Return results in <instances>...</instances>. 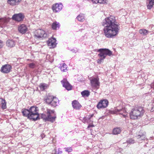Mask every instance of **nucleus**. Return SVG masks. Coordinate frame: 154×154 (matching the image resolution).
<instances>
[{
    "label": "nucleus",
    "instance_id": "f257e3e1",
    "mask_svg": "<svg viewBox=\"0 0 154 154\" xmlns=\"http://www.w3.org/2000/svg\"><path fill=\"white\" fill-rule=\"evenodd\" d=\"M102 25L104 27L103 30L106 37L112 38L118 34L119 27L114 17L112 16L105 18Z\"/></svg>",
    "mask_w": 154,
    "mask_h": 154
},
{
    "label": "nucleus",
    "instance_id": "f03ea898",
    "mask_svg": "<svg viewBox=\"0 0 154 154\" xmlns=\"http://www.w3.org/2000/svg\"><path fill=\"white\" fill-rule=\"evenodd\" d=\"M38 108L34 106L31 107L29 110L25 109L22 111L23 115L28 119L35 121L38 119L39 115Z\"/></svg>",
    "mask_w": 154,
    "mask_h": 154
},
{
    "label": "nucleus",
    "instance_id": "7ed1b4c3",
    "mask_svg": "<svg viewBox=\"0 0 154 154\" xmlns=\"http://www.w3.org/2000/svg\"><path fill=\"white\" fill-rule=\"evenodd\" d=\"M47 111L46 115L41 114V115H39L38 114L39 116L38 119H39V117H41V118L45 121H50L52 122H54L56 118V116H52L54 114V111L49 109H48Z\"/></svg>",
    "mask_w": 154,
    "mask_h": 154
},
{
    "label": "nucleus",
    "instance_id": "20e7f679",
    "mask_svg": "<svg viewBox=\"0 0 154 154\" xmlns=\"http://www.w3.org/2000/svg\"><path fill=\"white\" fill-rule=\"evenodd\" d=\"M144 112V111L143 107L134 108L132 109L130 113V118L131 119H137L139 117L142 116Z\"/></svg>",
    "mask_w": 154,
    "mask_h": 154
},
{
    "label": "nucleus",
    "instance_id": "39448f33",
    "mask_svg": "<svg viewBox=\"0 0 154 154\" xmlns=\"http://www.w3.org/2000/svg\"><path fill=\"white\" fill-rule=\"evenodd\" d=\"M100 52L98 56L99 57H102L105 59L107 55L110 56L112 55V52L109 49L106 48H102L99 49L97 51Z\"/></svg>",
    "mask_w": 154,
    "mask_h": 154
},
{
    "label": "nucleus",
    "instance_id": "423d86ee",
    "mask_svg": "<svg viewBox=\"0 0 154 154\" xmlns=\"http://www.w3.org/2000/svg\"><path fill=\"white\" fill-rule=\"evenodd\" d=\"M99 79L97 78H93L91 79V83L92 87L97 89H98L100 86Z\"/></svg>",
    "mask_w": 154,
    "mask_h": 154
},
{
    "label": "nucleus",
    "instance_id": "0eeeda50",
    "mask_svg": "<svg viewBox=\"0 0 154 154\" xmlns=\"http://www.w3.org/2000/svg\"><path fill=\"white\" fill-rule=\"evenodd\" d=\"M24 17L23 14L21 13L14 14L13 15L12 19L15 21L20 22L23 21Z\"/></svg>",
    "mask_w": 154,
    "mask_h": 154
},
{
    "label": "nucleus",
    "instance_id": "6e6552de",
    "mask_svg": "<svg viewBox=\"0 0 154 154\" xmlns=\"http://www.w3.org/2000/svg\"><path fill=\"white\" fill-rule=\"evenodd\" d=\"M11 66L9 64H5L1 68L0 71L3 73H8L11 71Z\"/></svg>",
    "mask_w": 154,
    "mask_h": 154
},
{
    "label": "nucleus",
    "instance_id": "1a4fd4ad",
    "mask_svg": "<svg viewBox=\"0 0 154 154\" xmlns=\"http://www.w3.org/2000/svg\"><path fill=\"white\" fill-rule=\"evenodd\" d=\"M35 35L37 38H39L42 37L46 38L47 37V35L44 30L40 29L36 31Z\"/></svg>",
    "mask_w": 154,
    "mask_h": 154
},
{
    "label": "nucleus",
    "instance_id": "9d476101",
    "mask_svg": "<svg viewBox=\"0 0 154 154\" xmlns=\"http://www.w3.org/2000/svg\"><path fill=\"white\" fill-rule=\"evenodd\" d=\"M108 104V102L106 100H100L97 104V107L98 109H103L107 107Z\"/></svg>",
    "mask_w": 154,
    "mask_h": 154
},
{
    "label": "nucleus",
    "instance_id": "9b49d317",
    "mask_svg": "<svg viewBox=\"0 0 154 154\" xmlns=\"http://www.w3.org/2000/svg\"><path fill=\"white\" fill-rule=\"evenodd\" d=\"M114 113L115 114L122 115L125 118L127 116V114L125 109H119L118 107L115 108Z\"/></svg>",
    "mask_w": 154,
    "mask_h": 154
},
{
    "label": "nucleus",
    "instance_id": "f8f14e48",
    "mask_svg": "<svg viewBox=\"0 0 154 154\" xmlns=\"http://www.w3.org/2000/svg\"><path fill=\"white\" fill-rule=\"evenodd\" d=\"M56 39L54 38H49L47 41L48 46L50 48H55L56 45Z\"/></svg>",
    "mask_w": 154,
    "mask_h": 154
},
{
    "label": "nucleus",
    "instance_id": "ddd939ff",
    "mask_svg": "<svg viewBox=\"0 0 154 154\" xmlns=\"http://www.w3.org/2000/svg\"><path fill=\"white\" fill-rule=\"evenodd\" d=\"M63 6L62 5L61 3H56L53 5L52 9L54 12H58L62 9Z\"/></svg>",
    "mask_w": 154,
    "mask_h": 154
},
{
    "label": "nucleus",
    "instance_id": "4468645a",
    "mask_svg": "<svg viewBox=\"0 0 154 154\" xmlns=\"http://www.w3.org/2000/svg\"><path fill=\"white\" fill-rule=\"evenodd\" d=\"M61 82L63 85V87L67 90H70L72 89V86L69 83L66 79H63L61 81Z\"/></svg>",
    "mask_w": 154,
    "mask_h": 154
},
{
    "label": "nucleus",
    "instance_id": "2eb2a0df",
    "mask_svg": "<svg viewBox=\"0 0 154 154\" xmlns=\"http://www.w3.org/2000/svg\"><path fill=\"white\" fill-rule=\"evenodd\" d=\"M18 30L19 32L22 34H24L27 31L28 29L26 26L24 24H21L19 26Z\"/></svg>",
    "mask_w": 154,
    "mask_h": 154
},
{
    "label": "nucleus",
    "instance_id": "dca6fc26",
    "mask_svg": "<svg viewBox=\"0 0 154 154\" xmlns=\"http://www.w3.org/2000/svg\"><path fill=\"white\" fill-rule=\"evenodd\" d=\"M145 134L144 132L142 133L140 132H139V134L137 136V138L139 142H141L142 141L146 139Z\"/></svg>",
    "mask_w": 154,
    "mask_h": 154
},
{
    "label": "nucleus",
    "instance_id": "f3484780",
    "mask_svg": "<svg viewBox=\"0 0 154 154\" xmlns=\"http://www.w3.org/2000/svg\"><path fill=\"white\" fill-rule=\"evenodd\" d=\"M72 105L74 109H79L82 107V106L77 100H75L72 102Z\"/></svg>",
    "mask_w": 154,
    "mask_h": 154
},
{
    "label": "nucleus",
    "instance_id": "a211bd4d",
    "mask_svg": "<svg viewBox=\"0 0 154 154\" xmlns=\"http://www.w3.org/2000/svg\"><path fill=\"white\" fill-rule=\"evenodd\" d=\"M6 45L7 46L9 47H13L15 46V42L13 40H8L6 42Z\"/></svg>",
    "mask_w": 154,
    "mask_h": 154
},
{
    "label": "nucleus",
    "instance_id": "6ab92c4d",
    "mask_svg": "<svg viewBox=\"0 0 154 154\" xmlns=\"http://www.w3.org/2000/svg\"><path fill=\"white\" fill-rule=\"evenodd\" d=\"M58 102V100L56 98L53 97L52 100L49 104L52 106L55 107L57 106Z\"/></svg>",
    "mask_w": 154,
    "mask_h": 154
},
{
    "label": "nucleus",
    "instance_id": "aec40b11",
    "mask_svg": "<svg viewBox=\"0 0 154 154\" xmlns=\"http://www.w3.org/2000/svg\"><path fill=\"white\" fill-rule=\"evenodd\" d=\"M21 0H8V3L11 5H17Z\"/></svg>",
    "mask_w": 154,
    "mask_h": 154
},
{
    "label": "nucleus",
    "instance_id": "412c9836",
    "mask_svg": "<svg viewBox=\"0 0 154 154\" xmlns=\"http://www.w3.org/2000/svg\"><path fill=\"white\" fill-rule=\"evenodd\" d=\"M78 20L80 22H82L85 20L84 14H80L77 17Z\"/></svg>",
    "mask_w": 154,
    "mask_h": 154
},
{
    "label": "nucleus",
    "instance_id": "4be33fe9",
    "mask_svg": "<svg viewBox=\"0 0 154 154\" xmlns=\"http://www.w3.org/2000/svg\"><path fill=\"white\" fill-rule=\"evenodd\" d=\"M139 32L142 35H146L149 32L145 29H140L139 30Z\"/></svg>",
    "mask_w": 154,
    "mask_h": 154
},
{
    "label": "nucleus",
    "instance_id": "5701e85b",
    "mask_svg": "<svg viewBox=\"0 0 154 154\" xmlns=\"http://www.w3.org/2000/svg\"><path fill=\"white\" fill-rule=\"evenodd\" d=\"M121 131V130L120 128H116L113 129L112 133L114 134H117L120 133Z\"/></svg>",
    "mask_w": 154,
    "mask_h": 154
},
{
    "label": "nucleus",
    "instance_id": "b1692460",
    "mask_svg": "<svg viewBox=\"0 0 154 154\" xmlns=\"http://www.w3.org/2000/svg\"><path fill=\"white\" fill-rule=\"evenodd\" d=\"M60 26V25L59 23L54 22L52 24V27L53 29L55 30L57 28H59Z\"/></svg>",
    "mask_w": 154,
    "mask_h": 154
},
{
    "label": "nucleus",
    "instance_id": "393cba45",
    "mask_svg": "<svg viewBox=\"0 0 154 154\" xmlns=\"http://www.w3.org/2000/svg\"><path fill=\"white\" fill-rule=\"evenodd\" d=\"M149 4L147 5V8L150 9L154 5V0H148Z\"/></svg>",
    "mask_w": 154,
    "mask_h": 154
},
{
    "label": "nucleus",
    "instance_id": "a878e982",
    "mask_svg": "<svg viewBox=\"0 0 154 154\" xmlns=\"http://www.w3.org/2000/svg\"><path fill=\"white\" fill-rule=\"evenodd\" d=\"M1 100V101L2 102V108L3 109H6L7 108L6 106V103L5 100L2 98L0 99Z\"/></svg>",
    "mask_w": 154,
    "mask_h": 154
},
{
    "label": "nucleus",
    "instance_id": "bb28decb",
    "mask_svg": "<svg viewBox=\"0 0 154 154\" xmlns=\"http://www.w3.org/2000/svg\"><path fill=\"white\" fill-rule=\"evenodd\" d=\"M8 21V19L7 18H5L0 19V25H4L7 23Z\"/></svg>",
    "mask_w": 154,
    "mask_h": 154
},
{
    "label": "nucleus",
    "instance_id": "cd10ccee",
    "mask_svg": "<svg viewBox=\"0 0 154 154\" xmlns=\"http://www.w3.org/2000/svg\"><path fill=\"white\" fill-rule=\"evenodd\" d=\"M93 116L94 114H92L91 115L88 116L87 118H85L84 119V120H85V123L87 122V123H88L90 122L91 121L90 119Z\"/></svg>",
    "mask_w": 154,
    "mask_h": 154
},
{
    "label": "nucleus",
    "instance_id": "c85d7f7f",
    "mask_svg": "<svg viewBox=\"0 0 154 154\" xmlns=\"http://www.w3.org/2000/svg\"><path fill=\"white\" fill-rule=\"evenodd\" d=\"M81 94L83 97H88L90 93L88 91L85 90L81 92Z\"/></svg>",
    "mask_w": 154,
    "mask_h": 154
},
{
    "label": "nucleus",
    "instance_id": "c756f323",
    "mask_svg": "<svg viewBox=\"0 0 154 154\" xmlns=\"http://www.w3.org/2000/svg\"><path fill=\"white\" fill-rule=\"evenodd\" d=\"M47 85L45 83L40 84L39 87L40 89L42 91H43L47 88Z\"/></svg>",
    "mask_w": 154,
    "mask_h": 154
},
{
    "label": "nucleus",
    "instance_id": "7c9ffc66",
    "mask_svg": "<svg viewBox=\"0 0 154 154\" xmlns=\"http://www.w3.org/2000/svg\"><path fill=\"white\" fill-rule=\"evenodd\" d=\"M53 97L52 96H48L46 100V103L49 104L52 100Z\"/></svg>",
    "mask_w": 154,
    "mask_h": 154
},
{
    "label": "nucleus",
    "instance_id": "2f4dec72",
    "mask_svg": "<svg viewBox=\"0 0 154 154\" xmlns=\"http://www.w3.org/2000/svg\"><path fill=\"white\" fill-rule=\"evenodd\" d=\"M67 65L64 63L61 66L60 69L62 71L64 72L67 70Z\"/></svg>",
    "mask_w": 154,
    "mask_h": 154
},
{
    "label": "nucleus",
    "instance_id": "473e14b6",
    "mask_svg": "<svg viewBox=\"0 0 154 154\" xmlns=\"http://www.w3.org/2000/svg\"><path fill=\"white\" fill-rule=\"evenodd\" d=\"M126 142L128 144H131L134 143H135V140L132 138H130L127 140Z\"/></svg>",
    "mask_w": 154,
    "mask_h": 154
},
{
    "label": "nucleus",
    "instance_id": "72a5a7b5",
    "mask_svg": "<svg viewBox=\"0 0 154 154\" xmlns=\"http://www.w3.org/2000/svg\"><path fill=\"white\" fill-rule=\"evenodd\" d=\"M29 67L32 69L34 68L35 66V65L33 63H31L29 64Z\"/></svg>",
    "mask_w": 154,
    "mask_h": 154
},
{
    "label": "nucleus",
    "instance_id": "f704fd0d",
    "mask_svg": "<svg viewBox=\"0 0 154 154\" xmlns=\"http://www.w3.org/2000/svg\"><path fill=\"white\" fill-rule=\"evenodd\" d=\"M65 149H66V150H65L66 151V152H71L72 150V148L71 147H70L65 148Z\"/></svg>",
    "mask_w": 154,
    "mask_h": 154
},
{
    "label": "nucleus",
    "instance_id": "c9c22d12",
    "mask_svg": "<svg viewBox=\"0 0 154 154\" xmlns=\"http://www.w3.org/2000/svg\"><path fill=\"white\" fill-rule=\"evenodd\" d=\"M107 0H98V3L100 4L106 3Z\"/></svg>",
    "mask_w": 154,
    "mask_h": 154
},
{
    "label": "nucleus",
    "instance_id": "e433bc0d",
    "mask_svg": "<svg viewBox=\"0 0 154 154\" xmlns=\"http://www.w3.org/2000/svg\"><path fill=\"white\" fill-rule=\"evenodd\" d=\"M100 59L97 60V62L98 63H100L104 59L102 57H100Z\"/></svg>",
    "mask_w": 154,
    "mask_h": 154
},
{
    "label": "nucleus",
    "instance_id": "4c0bfd02",
    "mask_svg": "<svg viewBox=\"0 0 154 154\" xmlns=\"http://www.w3.org/2000/svg\"><path fill=\"white\" fill-rule=\"evenodd\" d=\"M56 152H57V151H56ZM62 151H61V149H58V151L57 152V153L56 152L55 154H60L62 153Z\"/></svg>",
    "mask_w": 154,
    "mask_h": 154
},
{
    "label": "nucleus",
    "instance_id": "58836bf2",
    "mask_svg": "<svg viewBox=\"0 0 154 154\" xmlns=\"http://www.w3.org/2000/svg\"><path fill=\"white\" fill-rule=\"evenodd\" d=\"M93 3L97 4L98 3V0H91Z\"/></svg>",
    "mask_w": 154,
    "mask_h": 154
},
{
    "label": "nucleus",
    "instance_id": "ea45409f",
    "mask_svg": "<svg viewBox=\"0 0 154 154\" xmlns=\"http://www.w3.org/2000/svg\"><path fill=\"white\" fill-rule=\"evenodd\" d=\"M3 46V42L0 40V48H2Z\"/></svg>",
    "mask_w": 154,
    "mask_h": 154
},
{
    "label": "nucleus",
    "instance_id": "a19ab883",
    "mask_svg": "<svg viewBox=\"0 0 154 154\" xmlns=\"http://www.w3.org/2000/svg\"><path fill=\"white\" fill-rule=\"evenodd\" d=\"M41 137L42 138H43L45 137V135L44 134H42L41 135Z\"/></svg>",
    "mask_w": 154,
    "mask_h": 154
},
{
    "label": "nucleus",
    "instance_id": "79ce46f5",
    "mask_svg": "<svg viewBox=\"0 0 154 154\" xmlns=\"http://www.w3.org/2000/svg\"><path fill=\"white\" fill-rule=\"evenodd\" d=\"M94 127V125H91L89 124L88 125V128H89L91 127Z\"/></svg>",
    "mask_w": 154,
    "mask_h": 154
}]
</instances>
